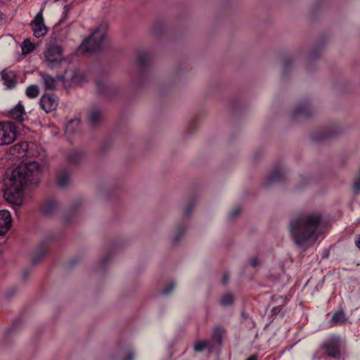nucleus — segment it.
<instances>
[{"instance_id": "c9c22d12", "label": "nucleus", "mask_w": 360, "mask_h": 360, "mask_svg": "<svg viewBox=\"0 0 360 360\" xmlns=\"http://www.w3.org/2000/svg\"><path fill=\"white\" fill-rule=\"evenodd\" d=\"M228 282H229V274L226 273L224 274L222 283L224 285H226L228 283Z\"/></svg>"}, {"instance_id": "473e14b6", "label": "nucleus", "mask_w": 360, "mask_h": 360, "mask_svg": "<svg viewBox=\"0 0 360 360\" xmlns=\"http://www.w3.org/2000/svg\"><path fill=\"white\" fill-rule=\"evenodd\" d=\"M250 265L254 268L257 267L259 266V259L257 257H252L250 259Z\"/></svg>"}, {"instance_id": "f3484780", "label": "nucleus", "mask_w": 360, "mask_h": 360, "mask_svg": "<svg viewBox=\"0 0 360 360\" xmlns=\"http://www.w3.org/2000/svg\"><path fill=\"white\" fill-rule=\"evenodd\" d=\"M84 158V153L77 150L70 151L67 154L68 160L72 164H77Z\"/></svg>"}, {"instance_id": "a211bd4d", "label": "nucleus", "mask_w": 360, "mask_h": 360, "mask_svg": "<svg viewBox=\"0 0 360 360\" xmlns=\"http://www.w3.org/2000/svg\"><path fill=\"white\" fill-rule=\"evenodd\" d=\"M70 181V173L69 170L60 172L58 176V184L61 188L67 186Z\"/></svg>"}, {"instance_id": "2eb2a0df", "label": "nucleus", "mask_w": 360, "mask_h": 360, "mask_svg": "<svg viewBox=\"0 0 360 360\" xmlns=\"http://www.w3.org/2000/svg\"><path fill=\"white\" fill-rule=\"evenodd\" d=\"M292 115L294 117L297 116H304V117H309L310 116V105L307 102H302L297 105L295 110L292 112Z\"/></svg>"}, {"instance_id": "6e6552de", "label": "nucleus", "mask_w": 360, "mask_h": 360, "mask_svg": "<svg viewBox=\"0 0 360 360\" xmlns=\"http://www.w3.org/2000/svg\"><path fill=\"white\" fill-rule=\"evenodd\" d=\"M39 105L48 113L55 110L58 107V103L55 95L44 94L40 99Z\"/></svg>"}, {"instance_id": "cd10ccee", "label": "nucleus", "mask_w": 360, "mask_h": 360, "mask_svg": "<svg viewBox=\"0 0 360 360\" xmlns=\"http://www.w3.org/2000/svg\"><path fill=\"white\" fill-rule=\"evenodd\" d=\"M46 253V248L42 247V246L39 247V249H38L39 256L35 257L34 258H33L32 264H36Z\"/></svg>"}, {"instance_id": "aec40b11", "label": "nucleus", "mask_w": 360, "mask_h": 360, "mask_svg": "<svg viewBox=\"0 0 360 360\" xmlns=\"http://www.w3.org/2000/svg\"><path fill=\"white\" fill-rule=\"evenodd\" d=\"M22 53L23 55H27L34 51L35 49V44L32 43L30 39H25L22 43Z\"/></svg>"}, {"instance_id": "4be33fe9", "label": "nucleus", "mask_w": 360, "mask_h": 360, "mask_svg": "<svg viewBox=\"0 0 360 360\" xmlns=\"http://www.w3.org/2000/svg\"><path fill=\"white\" fill-rule=\"evenodd\" d=\"M234 300L233 295L231 292H226L223 295L220 299V304L223 307L230 306Z\"/></svg>"}, {"instance_id": "7ed1b4c3", "label": "nucleus", "mask_w": 360, "mask_h": 360, "mask_svg": "<svg viewBox=\"0 0 360 360\" xmlns=\"http://www.w3.org/2000/svg\"><path fill=\"white\" fill-rule=\"evenodd\" d=\"M108 25L100 24L98 27L85 38L79 46V51L84 53L95 52L102 48L103 39L106 35Z\"/></svg>"}, {"instance_id": "4468645a", "label": "nucleus", "mask_w": 360, "mask_h": 360, "mask_svg": "<svg viewBox=\"0 0 360 360\" xmlns=\"http://www.w3.org/2000/svg\"><path fill=\"white\" fill-rule=\"evenodd\" d=\"M8 113L11 118L20 122L24 120V116L25 115L24 106L20 103L13 108Z\"/></svg>"}, {"instance_id": "ddd939ff", "label": "nucleus", "mask_w": 360, "mask_h": 360, "mask_svg": "<svg viewBox=\"0 0 360 360\" xmlns=\"http://www.w3.org/2000/svg\"><path fill=\"white\" fill-rule=\"evenodd\" d=\"M58 202L53 199H49L45 201L41 205V210L46 217H51L58 210Z\"/></svg>"}, {"instance_id": "58836bf2", "label": "nucleus", "mask_w": 360, "mask_h": 360, "mask_svg": "<svg viewBox=\"0 0 360 360\" xmlns=\"http://www.w3.org/2000/svg\"><path fill=\"white\" fill-rule=\"evenodd\" d=\"M355 245L360 248V234L357 236L356 240H355Z\"/></svg>"}, {"instance_id": "412c9836", "label": "nucleus", "mask_w": 360, "mask_h": 360, "mask_svg": "<svg viewBox=\"0 0 360 360\" xmlns=\"http://www.w3.org/2000/svg\"><path fill=\"white\" fill-rule=\"evenodd\" d=\"M346 321V316L342 311L335 312L331 318V321L335 324H342Z\"/></svg>"}, {"instance_id": "6ab92c4d", "label": "nucleus", "mask_w": 360, "mask_h": 360, "mask_svg": "<svg viewBox=\"0 0 360 360\" xmlns=\"http://www.w3.org/2000/svg\"><path fill=\"white\" fill-rule=\"evenodd\" d=\"M25 94L29 98H36L39 94V88L37 84L28 86L25 89Z\"/></svg>"}, {"instance_id": "423d86ee", "label": "nucleus", "mask_w": 360, "mask_h": 360, "mask_svg": "<svg viewBox=\"0 0 360 360\" xmlns=\"http://www.w3.org/2000/svg\"><path fill=\"white\" fill-rule=\"evenodd\" d=\"M63 48L58 45L50 46L45 53V58L47 65L50 68H55L60 65L63 60Z\"/></svg>"}, {"instance_id": "20e7f679", "label": "nucleus", "mask_w": 360, "mask_h": 360, "mask_svg": "<svg viewBox=\"0 0 360 360\" xmlns=\"http://www.w3.org/2000/svg\"><path fill=\"white\" fill-rule=\"evenodd\" d=\"M17 137V129L11 122H0V146L12 143Z\"/></svg>"}, {"instance_id": "e433bc0d", "label": "nucleus", "mask_w": 360, "mask_h": 360, "mask_svg": "<svg viewBox=\"0 0 360 360\" xmlns=\"http://www.w3.org/2000/svg\"><path fill=\"white\" fill-rule=\"evenodd\" d=\"M330 137H331V136H330V135H329V134H325V135H323V136H320V137H314V139H315L316 141H318V140H321V139H329V138H330Z\"/></svg>"}, {"instance_id": "c85d7f7f", "label": "nucleus", "mask_w": 360, "mask_h": 360, "mask_svg": "<svg viewBox=\"0 0 360 360\" xmlns=\"http://www.w3.org/2000/svg\"><path fill=\"white\" fill-rule=\"evenodd\" d=\"M96 89L100 94H105L108 87L103 82L98 81L96 82Z\"/></svg>"}, {"instance_id": "f257e3e1", "label": "nucleus", "mask_w": 360, "mask_h": 360, "mask_svg": "<svg viewBox=\"0 0 360 360\" xmlns=\"http://www.w3.org/2000/svg\"><path fill=\"white\" fill-rule=\"evenodd\" d=\"M39 164L35 161L20 162L13 171L9 179L10 187L4 196L9 203L20 206L22 204L23 191L26 186L37 185Z\"/></svg>"}, {"instance_id": "393cba45", "label": "nucleus", "mask_w": 360, "mask_h": 360, "mask_svg": "<svg viewBox=\"0 0 360 360\" xmlns=\"http://www.w3.org/2000/svg\"><path fill=\"white\" fill-rule=\"evenodd\" d=\"M186 232V225L184 224L182 225H179L178 231L175 233L173 243L174 244H176L183 236L184 233Z\"/></svg>"}, {"instance_id": "5701e85b", "label": "nucleus", "mask_w": 360, "mask_h": 360, "mask_svg": "<svg viewBox=\"0 0 360 360\" xmlns=\"http://www.w3.org/2000/svg\"><path fill=\"white\" fill-rule=\"evenodd\" d=\"M150 56L146 53H140L137 56L139 65L141 68H144L150 61Z\"/></svg>"}, {"instance_id": "f8f14e48", "label": "nucleus", "mask_w": 360, "mask_h": 360, "mask_svg": "<svg viewBox=\"0 0 360 360\" xmlns=\"http://www.w3.org/2000/svg\"><path fill=\"white\" fill-rule=\"evenodd\" d=\"M285 176V171L283 168L276 167L268 175L267 179L265 182V186H268L272 183L280 181L284 179Z\"/></svg>"}, {"instance_id": "a878e982", "label": "nucleus", "mask_w": 360, "mask_h": 360, "mask_svg": "<svg viewBox=\"0 0 360 360\" xmlns=\"http://www.w3.org/2000/svg\"><path fill=\"white\" fill-rule=\"evenodd\" d=\"M210 342L207 340H200L198 341L194 345V350L195 352H201L205 349L208 347Z\"/></svg>"}, {"instance_id": "f03ea898", "label": "nucleus", "mask_w": 360, "mask_h": 360, "mask_svg": "<svg viewBox=\"0 0 360 360\" xmlns=\"http://www.w3.org/2000/svg\"><path fill=\"white\" fill-rule=\"evenodd\" d=\"M322 220L317 213H300L295 215L289 224V231L295 243L306 248L308 241H315L319 236V228Z\"/></svg>"}, {"instance_id": "b1692460", "label": "nucleus", "mask_w": 360, "mask_h": 360, "mask_svg": "<svg viewBox=\"0 0 360 360\" xmlns=\"http://www.w3.org/2000/svg\"><path fill=\"white\" fill-rule=\"evenodd\" d=\"M225 334V330L221 327H216L214 329L212 338L217 343L221 344L223 335Z\"/></svg>"}, {"instance_id": "c756f323", "label": "nucleus", "mask_w": 360, "mask_h": 360, "mask_svg": "<svg viewBox=\"0 0 360 360\" xmlns=\"http://www.w3.org/2000/svg\"><path fill=\"white\" fill-rule=\"evenodd\" d=\"M195 202L193 201H191L189 205L184 209V217H187L189 216L190 213L191 212V210L194 207Z\"/></svg>"}, {"instance_id": "bb28decb", "label": "nucleus", "mask_w": 360, "mask_h": 360, "mask_svg": "<svg viewBox=\"0 0 360 360\" xmlns=\"http://www.w3.org/2000/svg\"><path fill=\"white\" fill-rule=\"evenodd\" d=\"M285 314V311L283 309V307L277 306L273 307L271 309V314L273 316H279L281 318H283Z\"/></svg>"}, {"instance_id": "72a5a7b5", "label": "nucleus", "mask_w": 360, "mask_h": 360, "mask_svg": "<svg viewBox=\"0 0 360 360\" xmlns=\"http://www.w3.org/2000/svg\"><path fill=\"white\" fill-rule=\"evenodd\" d=\"M290 64H291V62L290 60H285L284 65H283V72L284 73H285L288 71L289 67L290 66Z\"/></svg>"}, {"instance_id": "9b49d317", "label": "nucleus", "mask_w": 360, "mask_h": 360, "mask_svg": "<svg viewBox=\"0 0 360 360\" xmlns=\"http://www.w3.org/2000/svg\"><path fill=\"white\" fill-rule=\"evenodd\" d=\"M12 219L8 211L0 210V236L4 235L11 228Z\"/></svg>"}, {"instance_id": "9d476101", "label": "nucleus", "mask_w": 360, "mask_h": 360, "mask_svg": "<svg viewBox=\"0 0 360 360\" xmlns=\"http://www.w3.org/2000/svg\"><path fill=\"white\" fill-rule=\"evenodd\" d=\"M40 76L41 77L42 83L44 86V88L46 90L55 89L56 87L57 82L63 81L65 79L63 75H58L56 77H53L45 72H41Z\"/></svg>"}, {"instance_id": "39448f33", "label": "nucleus", "mask_w": 360, "mask_h": 360, "mask_svg": "<svg viewBox=\"0 0 360 360\" xmlns=\"http://www.w3.org/2000/svg\"><path fill=\"white\" fill-rule=\"evenodd\" d=\"M321 349L327 357L340 359L341 356L340 338L331 337L322 343Z\"/></svg>"}, {"instance_id": "f704fd0d", "label": "nucleus", "mask_w": 360, "mask_h": 360, "mask_svg": "<svg viewBox=\"0 0 360 360\" xmlns=\"http://www.w3.org/2000/svg\"><path fill=\"white\" fill-rule=\"evenodd\" d=\"M134 354L132 351H129L127 354V356L125 360H134Z\"/></svg>"}, {"instance_id": "4c0bfd02", "label": "nucleus", "mask_w": 360, "mask_h": 360, "mask_svg": "<svg viewBox=\"0 0 360 360\" xmlns=\"http://www.w3.org/2000/svg\"><path fill=\"white\" fill-rule=\"evenodd\" d=\"M5 20H6V15L3 13L0 12V25L4 24L5 22Z\"/></svg>"}, {"instance_id": "a19ab883", "label": "nucleus", "mask_w": 360, "mask_h": 360, "mask_svg": "<svg viewBox=\"0 0 360 360\" xmlns=\"http://www.w3.org/2000/svg\"><path fill=\"white\" fill-rule=\"evenodd\" d=\"M110 259V258L108 257H105L103 258V263H105L107 262L108 260Z\"/></svg>"}, {"instance_id": "7c9ffc66", "label": "nucleus", "mask_w": 360, "mask_h": 360, "mask_svg": "<svg viewBox=\"0 0 360 360\" xmlns=\"http://www.w3.org/2000/svg\"><path fill=\"white\" fill-rule=\"evenodd\" d=\"M241 209L239 207H235L231 212H230L229 217L230 219H234L236 217L240 212Z\"/></svg>"}, {"instance_id": "ea45409f", "label": "nucleus", "mask_w": 360, "mask_h": 360, "mask_svg": "<svg viewBox=\"0 0 360 360\" xmlns=\"http://www.w3.org/2000/svg\"><path fill=\"white\" fill-rule=\"evenodd\" d=\"M246 360H257V356L256 355H252Z\"/></svg>"}, {"instance_id": "dca6fc26", "label": "nucleus", "mask_w": 360, "mask_h": 360, "mask_svg": "<svg viewBox=\"0 0 360 360\" xmlns=\"http://www.w3.org/2000/svg\"><path fill=\"white\" fill-rule=\"evenodd\" d=\"M102 120V113L97 109H92L89 113V121L92 127L98 125Z\"/></svg>"}, {"instance_id": "0eeeda50", "label": "nucleus", "mask_w": 360, "mask_h": 360, "mask_svg": "<svg viewBox=\"0 0 360 360\" xmlns=\"http://www.w3.org/2000/svg\"><path fill=\"white\" fill-rule=\"evenodd\" d=\"M43 8L36 15L34 19L31 22L33 34L35 37L39 38L46 34L48 29L44 24L43 18Z\"/></svg>"}, {"instance_id": "1a4fd4ad", "label": "nucleus", "mask_w": 360, "mask_h": 360, "mask_svg": "<svg viewBox=\"0 0 360 360\" xmlns=\"http://www.w3.org/2000/svg\"><path fill=\"white\" fill-rule=\"evenodd\" d=\"M1 79L7 89H13L18 82V77L15 72L5 69L1 72Z\"/></svg>"}, {"instance_id": "2f4dec72", "label": "nucleus", "mask_w": 360, "mask_h": 360, "mask_svg": "<svg viewBox=\"0 0 360 360\" xmlns=\"http://www.w3.org/2000/svg\"><path fill=\"white\" fill-rule=\"evenodd\" d=\"M175 287V283H172L169 287L166 288L165 289H164L161 293L162 295H169L170 292H172V290H174Z\"/></svg>"}]
</instances>
